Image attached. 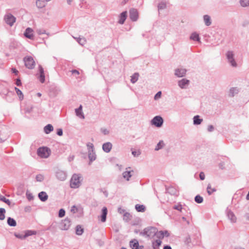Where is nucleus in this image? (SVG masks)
<instances>
[{"instance_id": "19", "label": "nucleus", "mask_w": 249, "mask_h": 249, "mask_svg": "<svg viewBox=\"0 0 249 249\" xmlns=\"http://www.w3.org/2000/svg\"><path fill=\"white\" fill-rule=\"evenodd\" d=\"M166 192L171 195H177L178 191L177 189L173 186H169L166 188Z\"/></svg>"}, {"instance_id": "43", "label": "nucleus", "mask_w": 249, "mask_h": 249, "mask_svg": "<svg viewBox=\"0 0 249 249\" xmlns=\"http://www.w3.org/2000/svg\"><path fill=\"white\" fill-rule=\"evenodd\" d=\"M195 201L197 203H201L203 201V198L199 195H197L195 197Z\"/></svg>"}, {"instance_id": "64", "label": "nucleus", "mask_w": 249, "mask_h": 249, "mask_svg": "<svg viewBox=\"0 0 249 249\" xmlns=\"http://www.w3.org/2000/svg\"><path fill=\"white\" fill-rule=\"evenodd\" d=\"M163 249H172V248L170 246L166 245L164 247Z\"/></svg>"}, {"instance_id": "63", "label": "nucleus", "mask_w": 249, "mask_h": 249, "mask_svg": "<svg viewBox=\"0 0 249 249\" xmlns=\"http://www.w3.org/2000/svg\"><path fill=\"white\" fill-rule=\"evenodd\" d=\"M132 154L134 157L138 156L139 155V154H137V152L136 151H133L132 152Z\"/></svg>"}, {"instance_id": "37", "label": "nucleus", "mask_w": 249, "mask_h": 249, "mask_svg": "<svg viewBox=\"0 0 249 249\" xmlns=\"http://www.w3.org/2000/svg\"><path fill=\"white\" fill-rule=\"evenodd\" d=\"M6 211L5 209L0 208V220H3L5 219V214Z\"/></svg>"}, {"instance_id": "17", "label": "nucleus", "mask_w": 249, "mask_h": 249, "mask_svg": "<svg viewBox=\"0 0 249 249\" xmlns=\"http://www.w3.org/2000/svg\"><path fill=\"white\" fill-rule=\"evenodd\" d=\"M169 235L170 234L167 231H158L157 233V238H160V239H162L164 238V236L168 237Z\"/></svg>"}, {"instance_id": "54", "label": "nucleus", "mask_w": 249, "mask_h": 249, "mask_svg": "<svg viewBox=\"0 0 249 249\" xmlns=\"http://www.w3.org/2000/svg\"><path fill=\"white\" fill-rule=\"evenodd\" d=\"M36 4L37 6L39 8H41L44 6V2H42L40 0H39L36 1Z\"/></svg>"}, {"instance_id": "31", "label": "nucleus", "mask_w": 249, "mask_h": 249, "mask_svg": "<svg viewBox=\"0 0 249 249\" xmlns=\"http://www.w3.org/2000/svg\"><path fill=\"white\" fill-rule=\"evenodd\" d=\"M135 209L139 212H143L145 210V207L143 205L136 204Z\"/></svg>"}, {"instance_id": "40", "label": "nucleus", "mask_w": 249, "mask_h": 249, "mask_svg": "<svg viewBox=\"0 0 249 249\" xmlns=\"http://www.w3.org/2000/svg\"><path fill=\"white\" fill-rule=\"evenodd\" d=\"M36 231H35L28 230L25 232L24 234V237L25 238L29 236L35 235L36 234Z\"/></svg>"}, {"instance_id": "44", "label": "nucleus", "mask_w": 249, "mask_h": 249, "mask_svg": "<svg viewBox=\"0 0 249 249\" xmlns=\"http://www.w3.org/2000/svg\"><path fill=\"white\" fill-rule=\"evenodd\" d=\"M240 3L243 7L249 6V0H240Z\"/></svg>"}, {"instance_id": "16", "label": "nucleus", "mask_w": 249, "mask_h": 249, "mask_svg": "<svg viewBox=\"0 0 249 249\" xmlns=\"http://www.w3.org/2000/svg\"><path fill=\"white\" fill-rule=\"evenodd\" d=\"M24 36L30 39H33L34 36L33 34V30L31 28H27L24 33Z\"/></svg>"}, {"instance_id": "38", "label": "nucleus", "mask_w": 249, "mask_h": 249, "mask_svg": "<svg viewBox=\"0 0 249 249\" xmlns=\"http://www.w3.org/2000/svg\"><path fill=\"white\" fill-rule=\"evenodd\" d=\"M204 20L207 26H209L211 24V18L208 15H205L204 16Z\"/></svg>"}, {"instance_id": "24", "label": "nucleus", "mask_w": 249, "mask_h": 249, "mask_svg": "<svg viewBox=\"0 0 249 249\" xmlns=\"http://www.w3.org/2000/svg\"><path fill=\"white\" fill-rule=\"evenodd\" d=\"M239 92V89L237 88H231L230 89L229 96L230 97H233L237 94Z\"/></svg>"}, {"instance_id": "9", "label": "nucleus", "mask_w": 249, "mask_h": 249, "mask_svg": "<svg viewBox=\"0 0 249 249\" xmlns=\"http://www.w3.org/2000/svg\"><path fill=\"white\" fill-rule=\"evenodd\" d=\"M5 22L10 26H12L16 21V18L11 14H8L5 16Z\"/></svg>"}, {"instance_id": "5", "label": "nucleus", "mask_w": 249, "mask_h": 249, "mask_svg": "<svg viewBox=\"0 0 249 249\" xmlns=\"http://www.w3.org/2000/svg\"><path fill=\"white\" fill-rule=\"evenodd\" d=\"M71 225V221L68 218L63 220L59 224V228L61 230H68Z\"/></svg>"}, {"instance_id": "10", "label": "nucleus", "mask_w": 249, "mask_h": 249, "mask_svg": "<svg viewBox=\"0 0 249 249\" xmlns=\"http://www.w3.org/2000/svg\"><path fill=\"white\" fill-rule=\"evenodd\" d=\"M226 213L228 219L231 222L235 223L236 222V217L231 210L227 209L226 210Z\"/></svg>"}, {"instance_id": "12", "label": "nucleus", "mask_w": 249, "mask_h": 249, "mask_svg": "<svg viewBox=\"0 0 249 249\" xmlns=\"http://www.w3.org/2000/svg\"><path fill=\"white\" fill-rule=\"evenodd\" d=\"M130 18L134 21H136L138 18L139 14L137 10L132 9L129 11Z\"/></svg>"}, {"instance_id": "21", "label": "nucleus", "mask_w": 249, "mask_h": 249, "mask_svg": "<svg viewBox=\"0 0 249 249\" xmlns=\"http://www.w3.org/2000/svg\"><path fill=\"white\" fill-rule=\"evenodd\" d=\"M75 113H76V115L81 118H82V119H84L85 118V116L84 115V114L82 112V105H80L79 106V107L77 108H76L75 109Z\"/></svg>"}, {"instance_id": "49", "label": "nucleus", "mask_w": 249, "mask_h": 249, "mask_svg": "<svg viewBox=\"0 0 249 249\" xmlns=\"http://www.w3.org/2000/svg\"><path fill=\"white\" fill-rule=\"evenodd\" d=\"M161 94H162V93H161V91H158L156 94L154 96V100H158V99H159L160 98H161Z\"/></svg>"}, {"instance_id": "30", "label": "nucleus", "mask_w": 249, "mask_h": 249, "mask_svg": "<svg viewBox=\"0 0 249 249\" xmlns=\"http://www.w3.org/2000/svg\"><path fill=\"white\" fill-rule=\"evenodd\" d=\"M123 176L124 178L127 180H129V178L132 176L131 172L129 171H126L123 173Z\"/></svg>"}, {"instance_id": "47", "label": "nucleus", "mask_w": 249, "mask_h": 249, "mask_svg": "<svg viewBox=\"0 0 249 249\" xmlns=\"http://www.w3.org/2000/svg\"><path fill=\"white\" fill-rule=\"evenodd\" d=\"M36 63H24L25 66L26 68L29 69H33L35 67Z\"/></svg>"}, {"instance_id": "41", "label": "nucleus", "mask_w": 249, "mask_h": 249, "mask_svg": "<svg viewBox=\"0 0 249 249\" xmlns=\"http://www.w3.org/2000/svg\"><path fill=\"white\" fill-rule=\"evenodd\" d=\"M0 200L5 202L9 206L11 205V201H10V200L6 198L4 196L1 195L0 196Z\"/></svg>"}, {"instance_id": "53", "label": "nucleus", "mask_w": 249, "mask_h": 249, "mask_svg": "<svg viewBox=\"0 0 249 249\" xmlns=\"http://www.w3.org/2000/svg\"><path fill=\"white\" fill-rule=\"evenodd\" d=\"M71 211L72 213H75L78 212V208L75 206L74 205L71 207Z\"/></svg>"}, {"instance_id": "39", "label": "nucleus", "mask_w": 249, "mask_h": 249, "mask_svg": "<svg viewBox=\"0 0 249 249\" xmlns=\"http://www.w3.org/2000/svg\"><path fill=\"white\" fill-rule=\"evenodd\" d=\"M131 216L129 213H128L127 212H125L124 213V216H123L124 220L127 222L131 219Z\"/></svg>"}, {"instance_id": "2", "label": "nucleus", "mask_w": 249, "mask_h": 249, "mask_svg": "<svg viewBox=\"0 0 249 249\" xmlns=\"http://www.w3.org/2000/svg\"><path fill=\"white\" fill-rule=\"evenodd\" d=\"M87 146L88 151V158L89 160V164L95 160L96 159V155L94 150V145L91 142H88Z\"/></svg>"}, {"instance_id": "50", "label": "nucleus", "mask_w": 249, "mask_h": 249, "mask_svg": "<svg viewBox=\"0 0 249 249\" xmlns=\"http://www.w3.org/2000/svg\"><path fill=\"white\" fill-rule=\"evenodd\" d=\"M65 214V211L63 209H61L59 211L58 216L59 217H63Z\"/></svg>"}, {"instance_id": "7", "label": "nucleus", "mask_w": 249, "mask_h": 249, "mask_svg": "<svg viewBox=\"0 0 249 249\" xmlns=\"http://www.w3.org/2000/svg\"><path fill=\"white\" fill-rule=\"evenodd\" d=\"M37 75V78L39 81L41 83H43L45 81V74L44 69L41 65H39L38 72L36 74Z\"/></svg>"}, {"instance_id": "25", "label": "nucleus", "mask_w": 249, "mask_h": 249, "mask_svg": "<svg viewBox=\"0 0 249 249\" xmlns=\"http://www.w3.org/2000/svg\"><path fill=\"white\" fill-rule=\"evenodd\" d=\"M53 130V127L51 124H48L44 127V131L47 134L50 133Z\"/></svg>"}, {"instance_id": "33", "label": "nucleus", "mask_w": 249, "mask_h": 249, "mask_svg": "<svg viewBox=\"0 0 249 249\" xmlns=\"http://www.w3.org/2000/svg\"><path fill=\"white\" fill-rule=\"evenodd\" d=\"M226 56L228 61L230 62H232V61L234 60L233 53L232 52H228L226 53Z\"/></svg>"}, {"instance_id": "55", "label": "nucleus", "mask_w": 249, "mask_h": 249, "mask_svg": "<svg viewBox=\"0 0 249 249\" xmlns=\"http://www.w3.org/2000/svg\"><path fill=\"white\" fill-rule=\"evenodd\" d=\"M165 7H166V4L165 3H163V2H161V3H160L158 6V8L159 9H164V8H165Z\"/></svg>"}, {"instance_id": "56", "label": "nucleus", "mask_w": 249, "mask_h": 249, "mask_svg": "<svg viewBox=\"0 0 249 249\" xmlns=\"http://www.w3.org/2000/svg\"><path fill=\"white\" fill-rule=\"evenodd\" d=\"M199 178H200V179L202 180H204L205 179V174L203 172H201L199 174Z\"/></svg>"}, {"instance_id": "45", "label": "nucleus", "mask_w": 249, "mask_h": 249, "mask_svg": "<svg viewBox=\"0 0 249 249\" xmlns=\"http://www.w3.org/2000/svg\"><path fill=\"white\" fill-rule=\"evenodd\" d=\"M100 131L105 135H107L109 134V130L105 127L101 128Z\"/></svg>"}, {"instance_id": "8", "label": "nucleus", "mask_w": 249, "mask_h": 249, "mask_svg": "<svg viewBox=\"0 0 249 249\" xmlns=\"http://www.w3.org/2000/svg\"><path fill=\"white\" fill-rule=\"evenodd\" d=\"M163 123V120L162 118L160 116L154 117L151 120V124L158 127H161Z\"/></svg>"}, {"instance_id": "26", "label": "nucleus", "mask_w": 249, "mask_h": 249, "mask_svg": "<svg viewBox=\"0 0 249 249\" xmlns=\"http://www.w3.org/2000/svg\"><path fill=\"white\" fill-rule=\"evenodd\" d=\"M203 119H200L199 115L195 116L193 118V124L195 125H198L202 122Z\"/></svg>"}, {"instance_id": "57", "label": "nucleus", "mask_w": 249, "mask_h": 249, "mask_svg": "<svg viewBox=\"0 0 249 249\" xmlns=\"http://www.w3.org/2000/svg\"><path fill=\"white\" fill-rule=\"evenodd\" d=\"M57 134L58 136H62L63 135V130L61 128H59L57 130Z\"/></svg>"}, {"instance_id": "36", "label": "nucleus", "mask_w": 249, "mask_h": 249, "mask_svg": "<svg viewBox=\"0 0 249 249\" xmlns=\"http://www.w3.org/2000/svg\"><path fill=\"white\" fill-rule=\"evenodd\" d=\"M190 38L193 40H196L200 42L199 35L196 33H193L190 36Z\"/></svg>"}, {"instance_id": "13", "label": "nucleus", "mask_w": 249, "mask_h": 249, "mask_svg": "<svg viewBox=\"0 0 249 249\" xmlns=\"http://www.w3.org/2000/svg\"><path fill=\"white\" fill-rule=\"evenodd\" d=\"M161 243L162 241L160 238L153 240L152 241L153 249H160V247L161 246Z\"/></svg>"}, {"instance_id": "6", "label": "nucleus", "mask_w": 249, "mask_h": 249, "mask_svg": "<svg viewBox=\"0 0 249 249\" xmlns=\"http://www.w3.org/2000/svg\"><path fill=\"white\" fill-rule=\"evenodd\" d=\"M55 174L56 178L60 181H64L67 178V173L64 170L58 169L55 171Z\"/></svg>"}, {"instance_id": "42", "label": "nucleus", "mask_w": 249, "mask_h": 249, "mask_svg": "<svg viewBox=\"0 0 249 249\" xmlns=\"http://www.w3.org/2000/svg\"><path fill=\"white\" fill-rule=\"evenodd\" d=\"M24 62H34V58L31 56H26L23 59Z\"/></svg>"}, {"instance_id": "61", "label": "nucleus", "mask_w": 249, "mask_h": 249, "mask_svg": "<svg viewBox=\"0 0 249 249\" xmlns=\"http://www.w3.org/2000/svg\"><path fill=\"white\" fill-rule=\"evenodd\" d=\"M12 71L13 73H15L16 75H18V71L16 69V68H13L12 69Z\"/></svg>"}, {"instance_id": "23", "label": "nucleus", "mask_w": 249, "mask_h": 249, "mask_svg": "<svg viewBox=\"0 0 249 249\" xmlns=\"http://www.w3.org/2000/svg\"><path fill=\"white\" fill-rule=\"evenodd\" d=\"M127 17V12L124 11L122 13L119 17V23L121 24H123L125 21Z\"/></svg>"}, {"instance_id": "29", "label": "nucleus", "mask_w": 249, "mask_h": 249, "mask_svg": "<svg viewBox=\"0 0 249 249\" xmlns=\"http://www.w3.org/2000/svg\"><path fill=\"white\" fill-rule=\"evenodd\" d=\"M165 146L164 142L163 141H160L155 147V150L158 151L162 149Z\"/></svg>"}, {"instance_id": "15", "label": "nucleus", "mask_w": 249, "mask_h": 249, "mask_svg": "<svg viewBox=\"0 0 249 249\" xmlns=\"http://www.w3.org/2000/svg\"><path fill=\"white\" fill-rule=\"evenodd\" d=\"M190 83L189 80L182 79L178 82V86L182 89H185Z\"/></svg>"}, {"instance_id": "3", "label": "nucleus", "mask_w": 249, "mask_h": 249, "mask_svg": "<svg viewBox=\"0 0 249 249\" xmlns=\"http://www.w3.org/2000/svg\"><path fill=\"white\" fill-rule=\"evenodd\" d=\"M81 178V176L79 174H73L70 180V187L73 189L79 187L81 185V181L80 180Z\"/></svg>"}, {"instance_id": "34", "label": "nucleus", "mask_w": 249, "mask_h": 249, "mask_svg": "<svg viewBox=\"0 0 249 249\" xmlns=\"http://www.w3.org/2000/svg\"><path fill=\"white\" fill-rule=\"evenodd\" d=\"M15 89L16 90V92L17 95L18 96L19 100H22L23 99L24 96H23V94L22 91L19 89L17 88V87L15 88Z\"/></svg>"}, {"instance_id": "22", "label": "nucleus", "mask_w": 249, "mask_h": 249, "mask_svg": "<svg viewBox=\"0 0 249 249\" xmlns=\"http://www.w3.org/2000/svg\"><path fill=\"white\" fill-rule=\"evenodd\" d=\"M129 245L132 249H138L139 247V242L136 239H133L130 241Z\"/></svg>"}, {"instance_id": "18", "label": "nucleus", "mask_w": 249, "mask_h": 249, "mask_svg": "<svg viewBox=\"0 0 249 249\" xmlns=\"http://www.w3.org/2000/svg\"><path fill=\"white\" fill-rule=\"evenodd\" d=\"M38 196L39 199L42 201H46L48 198V196L45 192L42 191L38 194Z\"/></svg>"}, {"instance_id": "11", "label": "nucleus", "mask_w": 249, "mask_h": 249, "mask_svg": "<svg viewBox=\"0 0 249 249\" xmlns=\"http://www.w3.org/2000/svg\"><path fill=\"white\" fill-rule=\"evenodd\" d=\"M186 73V70L182 68H178L175 70V75L178 77L184 76Z\"/></svg>"}, {"instance_id": "27", "label": "nucleus", "mask_w": 249, "mask_h": 249, "mask_svg": "<svg viewBox=\"0 0 249 249\" xmlns=\"http://www.w3.org/2000/svg\"><path fill=\"white\" fill-rule=\"evenodd\" d=\"M139 74L138 72L134 73L131 76L130 81L132 84L135 83L138 80Z\"/></svg>"}, {"instance_id": "14", "label": "nucleus", "mask_w": 249, "mask_h": 249, "mask_svg": "<svg viewBox=\"0 0 249 249\" xmlns=\"http://www.w3.org/2000/svg\"><path fill=\"white\" fill-rule=\"evenodd\" d=\"M112 147V144L110 142H107L102 145L103 150L106 153H109Z\"/></svg>"}, {"instance_id": "28", "label": "nucleus", "mask_w": 249, "mask_h": 249, "mask_svg": "<svg viewBox=\"0 0 249 249\" xmlns=\"http://www.w3.org/2000/svg\"><path fill=\"white\" fill-rule=\"evenodd\" d=\"M7 224L11 227H15L17 225V222L16 220L10 217L7 218Z\"/></svg>"}, {"instance_id": "35", "label": "nucleus", "mask_w": 249, "mask_h": 249, "mask_svg": "<svg viewBox=\"0 0 249 249\" xmlns=\"http://www.w3.org/2000/svg\"><path fill=\"white\" fill-rule=\"evenodd\" d=\"M215 191H216V189L214 188H212L211 187V185L210 184H209L207 185V192L209 195H212L213 192H214Z\"/></svg>"}, {"instance_id": "59", "label": "nucleus", "mask_w": 249, "mask_h": 249, "mask_svg": "<svg viewBox=\"0 0 249 249\" xmlns=\"http://www.w3.org/2000/svg\"><path fill=\"white\" fill-rule=\"evenodd\" d=\"M16 84L17 85V86H20L21 85V82L19 78L17 79L16 82Z\"/></svg>"}, {"instance_id": "32", "label": "nucleus", "mask_w": 249, "mask_h": 249, "mask_svg": "<svg viewBox=\"0 0 249 249\" xmlns=\"http://www.w3.org/2000/svg\"><path fill=\"white\" fill-rule=\"evenodd\" d=\"M84 231L83 229L80 225H77L76 227V234L78 235H81L83 234Z\"/></svg>"}, {"instance_id": "1", "label": "nucleus", "mask_w": 249, "mask_h": 249, "mask_svg": "<svg viewBox=\"0 0 249 249\" xmlns=\"http://www.w3.org/2000/svg\"><path fill=\"white\" fill-rule=\"evenodd\" d=\"M158 229L154 227H148L145 228L140 234L145 237L152 238L154 236L157 238Z\"/></svg>"}, {"instance_id": "62", "label": "nucleus", "mask_w": 249, "mask_h": 249, "mask_svg": "<svg viewBox=\"0 0 249 249\" xmlns=\"http://www.w3.org/2000/svg\"><path fill=\"white\" fill-rule=\"evenodd\" d=\"M71 73L73 74H79V71L77 70H72L71 71Z\"/></svg>"}, {"instance_id": "48", "label": "nucleus", "mask_w": 249, "mask_h": 249, "mask_svg": "<svg viewBox=\"0 0 249 249\" xmlns=\"http://www.w3.org/2000/svg\"><path fill=\"white\" fill-rule=\"evenodd\" d=\"M14 235L18 238L20 239H24L25 238V237H24V234L23 235L22 234L15 232Z\"/></svg>"}, {"instance_id": "58", "label": "nucleus", "mask_w": 249, "mask_h": 249, "mask_svg": "<svg viewBox=\"0 0 249 249\" xmlns=\"http://www.w3.org/2000/svg\"><path fill=\"white\" fill-rule=\"evenodd\" d=\"M208 131L209 132H212L214 130V127L213 125H209L208 126Z\"/></svg>"}, {"instance_id": "51", "label": "nucleus", "mask_w": 249, "mask_h": 249, "mask_svg": "<svg viewBox=\"0 0 249 249\" xmlns=\"http://www.w3.org/2000/svg\"><path fill=\"white\" fill-rule=\"evenodd\" d=\"M173 209H175V210H178L179 212H181L182 210V206L180 204H178L177 205H175L173 207Z\"/></svg>"}, {"instance_id": "60", "label": "nucleus", "mask_w": 249, "mask_h": 249, "mask_svg": "<svg viewBox=\"0 0 249 249\" xmlns=\"http://www.w3.org/2000/svg\"><path fill=\"white\" fill-rule=\"evenodd\" d=\"M118 212L119 213H121V214H122V213H124L125 212V210L123 209H122L121 208H119L118 209Z\"/></svg>"}, {"instance_id": "46", "label": "nucleus", "mask_w": 249, "mask_h": 249, "mask_svg": "<svg viewBox=\"0 0 249 249\" xmlns=\"http://www.w3.org/2000/svg\"><path fill=\"white\" fill-rule=\"evenodd\" d=\"M36 180L37 181L41 182L44 180V176L41 174H39L36 176Z\"/></svg>"}, {"instance_id": "20", "label": "nucleus", "mask_w": 249, "mask_h": 249, "mask_svg": "<svg viewBox=\"0 0 249 249\" xmlns=\"http://www.w3.org/2000/svg\"><path fill=\"white\" fill-rule=\"evenodd\" d=\"M107 209L106 207L103 208L102 210V214L101 215V221L105 222L106 220L107 215Z\"/></svg>"}, {"instance_id": "4", "label": "nucleus", "mask_w": 249, "mask_h": 249, "mask_svg": "<svg viewBox=\"0 0 249 249\" xmlns=\"http://www.w3.org/2000/svg\"><path fill=\"white\" fill-rule=\"evenodd\" d=\"M50 150L47 147H40L37 149V155L42 158H47L49 156Z\"/></svg>"}, {"instance_id": "52", "label": "nucleus", "mask_w": 249, "mask_h": 249, "mask_svg": "<svg viewBox=\"0 0 249 249\" xmlns=\"http://www.w3.org/2000/svg\"><path fill=\"white\" fill-rule=\"evenodd\" d=\"M26 197H27V199L29 200H31L33 199L34 196L31 193L27 192L26 194Z\"/></svg>"}]
</instances>
